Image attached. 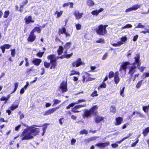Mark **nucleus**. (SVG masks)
Segmentation results:
<instances>
[{
  "instance_id": "f257e3e1",
  "label": "nucleus",
  "mask_w": 149,
  "mask_h": 149,
  "mask_svg": "<svg viewBox=\"0 0 149 149\" xmlns=\"http://www.w3.org/2000/svg\"><path fill=\"white\" fill-rule=\"evenodd\" d=\"M39 132L38 129L35 128L34 125L28 127L25 129L23 131L21 135V140L23 141L32 139L34 136L38 134Z\"/></svg>"
},
{
  "instance_id": "f03ea898",
  "label": "nucleus",
  "mask_w": 149,
  "mask_h": 149,
  "mask_svg": "<svg viewBox=\"0 0 149 149\" xmlns=\"http://www.w3.org/2000/svg\"><path fill=\"white\" fill-rule=\"evenodd\" d=\"M134 58L135 62L133 63V65L132 66H130L129 68V71L128 73L131 76L135 71L136 70V67L138 66L140 64L139 62L140 55L139 54H136Z\"/></svg>"
},
{
  "instance_id": "7ed1b4c3",
  "label": "nucleus",
  "mask_w": 149,
  "mask_h": 149,
  "mask_svg": "<svg viewBox=\"0 0 149 149\" xmlns=\"http://www.w3.org/2000/svg\"><path fill=\"white\" fill-rule=\"evenodd\" d=\"M128 62H125L123 63L120 66L119 71L120 72L121 77H124L126 73V69L127 66L129 65Z\"/></svg>"
},
{
  "instance_id": "20e7f679",
  "label": "nucleus",
  "mask_w": 149,
  "mask_h": 149,
  "mask_svg": "<svg viewBox=\"0 0 149 149\" xmlns=\"http://www.w3.org/2000/svg\"><path fill=\"white\" fill-rule=\"evenodd\" d=\"M97 33L99 35L103 36L107 33V31L102 25H100L95 29Z\"/></svg>"
},
{
  "instance_id": "39448f33",
  "label": "nucleus",
  "mask_w": 149,
  "mask_h": 149,
  "mask_svg": "<svg viewBox=\"0 0 149 149\" xmlns=\"http://www.w3.org/2000/svg\"><path fill=\"white\" fill-rule=\"evenodd\" d=\"M67 82L63 81L61 84L58 89L62 93L68 91Z\"/></svg>"
},
{
  "instance_id": "423d86ee",
  "label": "nucleus",
  "mask_w": 149,
  "mask_h": 149,
  "mask_svg": "<svg viewBox=\"0 0 149 149\" xmlns=\"http://www.w3.org/2000/svg\"><path fill=\"white\" fill-rule=\"evenodd\" d=\"M84 63L81 61V58H78L72 63V65L73 67H77L81 65H84Z\"/></svg>"
},
{
  "instance_id": "0eeeda50",
  "label": "nucleus",
  "mask_w": 149,
  "mask_h": 149,
  "mask_svg": "<svg viewBox=\"0 0 149 149\" xmlns=\"http://www.w3.org/2000/svg\"><path fill=\"white\" fill-rule=\"evenodd\" d=\"M141 5L136 4L133 6L132 7L126 9L125 12V13H127L129 12H130L133 10H136L138 8H140Z\"/></svg>"
},
{
  "instance_id": "6e6552de",
  "label": "nucleus",
  "mask_w": 149,
  "mask_h": 149,
  "mask_svg": "<svg viewBox=\"0 0 149 149\" xmlns=\"http://www.w3.org/2000/svg\"><path fill=\"white\" fill-rule=\"evenodd\" d=\"M109 145V142H107L104 143H100L97 144L95 145V146L99 147L100 149H103L108 146Z\"/></svg>"
},
{
  "instance_id": "1a4fd4ad",
  "label": "nucleus",
  "mask_w": 149,
  "mask_h": 149,
  "mask_svg": "<svg viewBox=\"0 0 149 149\" xmlns=\"http://www.w3.org/2000/svg\"><path fill=\"white\" fill-rule=\"evenodd\" d=\"M48 59L50 60V63H52V62H56L57 58V57H56L55 55L54 54H52L49 56L47 57Z\"/></svg>"
},
{
  "instance_id": "9d476101",
  "label": "nucleus",
  "mask_w": 149,
  "mask_h": 149,
  "mask_svg": "<svg viewBox=\"0 0 149 149\" xmlns=\"http://www.w3.org/2000/svg\"><path fill=\"white\" fill-rule=\"evenodd\" d=\"M36 37V36L34 34L33 32H31L28 38V40L29 41L33 42L35 40Z\"/></svg>"
},
{
  "instance_id": "9b49d317",
  "label": "nucleus",
  "mask_w": 149,
  "mask_h": 149,
  "mask_svg": "<svg viewBox=\"0 0 149 149\" xmlns=\"http://www.w3.org/2000/svg\"><path fill=\"white\" fill-rule=\"evenodd\" d=\"M24 20L26 24H29L30 23H34V21L32 19V17L31 16H26Z\"/></svg>"
},
{
  "instance_id": "f8f14e48",
  "label": "nucleus",
  "mask_w": 149,
  "mask_h": 149,
  "mask_svg": "<svg viewBox=\"0 0 149 149\" xmlns=\"http://www.w3.org/2000/svg\"><path fill=\"white\" fill-rule=\"evenodd\" d=\"M120 78L119 77V73L118 71L116 72L114 75V81L115 84H117L120 81Z\"/></svg>"
},
{
  "instance_id": "ddd939ff",
  "label": "nucleus",
  "mask_w": 149,
  "mask_h": 149,
  "mask_svg": "<svg viewBox=\"0 0 149 149\" xmlns=\"http://www.w3.org/2000/svg\"><path fill=\"white\" fill-rule=\"evenodd\" d=\"M123 120V118L121 117H118L116 118L115 122V125L117 126L120 125Z\"/></svg>"
},
{
  "instance_id": "4468645a",
  "label": "nucleus",
  "mask_w": 149,
  "mask_h": 149,
  "mask_svg": "<svg viewBox=\"0 0 149 149\" xmlns=\"http://www.w3.org/2000/svg\"><path fill=\"white\" fill-rule=\"evenodd\" d=\"M83 13H80L78 11H75L74 13V15L77 19H79L82 17Z\"/></svg>"
},
{
  "instance_id": "2eb2a0df",
  "label": "nucleus",
  "mask_w": 149,
  "mask_h": 149,
  "mask_svg": "<svg viewBox=\"0 0 149 149\" xmlns=\"http://www.w3.org/2000/svg\"><path fill=\"white\" fill-rule=\"evenodd\" d=\"M92 114L90 111L89 110H86L85 111L84 113L83 114L84 118L85 117L88 118Z\"/></svg>"
},
{
  "instance_id": "dca6fc26",
  "label": "nucleus",
  "mask_w": 149,
  "mask_h": 149,
  "mask_svg": "<svg viewBox=\"0 0 149 149\" xmlns=\"http://www.w3.org/2000/svg\"><path fill=\"white\" fill-rule=\"evenodd\" d=\"M41 62V60L38 58H35L32 61L33 63L35 65L37 66L39 65Z\"/></svg>"
},
{
  "instance_id": "f3484780",
  "label": "nucleus",
  "mask_w": 149,
  "mask_h": 149,
  "mask_svg": "<svg viewBox=\"0 0 149 149\" xmlns=\"http://www.w3.org/2000/svg\"><path fill=\"white\" fill-rule=\"evenodd\" d=\"M98 109V107L97 105H95L90 110L91 113L96 114L97 112V110Z\"/></svg>"
},
{
  "instance_id": "a211bd4d",
  "label": "nucleus",
  "mask_w": 149,
  "mask_h": 149,
  "mask_svg": "<svg viewBox=\"0 0 149 149\" xmlns=\"http://www.w3.org/2000/svg\"><path fill=\"white\" fill-rule=\"evenodd\" d=\"M71 45V42H68L66 43L64 46V49H65L64 51V53L66 54L67 53V49H69Z\"/></svg>"
},
{
  "instance_id": "6ab92c4d",
  "label": "nucleus",
  "mask_w": 149,
  "mask_h": 149,
  "mask_svg": "<svg viewBox=\"0 0 149 149\" xmlns=\"http://www.w3.org/2000/svg\"><path fill=\"white\" fill-rule=\"evenodd\" d=\"M103 119L104 118L103 117L98 116L95 118V120L96 123H98L103 120Z\"/></svg>"
},
{
  "instance_id": "aec40b11",
  "label": "nucleus",
  "mask_w": 149,
  "mask_h": 149,
  "mask_svg": "<svg viewBox=\"0 0 149 149\" xmlns=\"http://www.w3.org/2000/svg\"><path fill=\"white\" fill-rule=\"evenodd\" d=\"M66 31V29L64 27H62V28L59 29L58 31V35H60L61 34H64Z\"/></svg>"
},
{
  "instance_id": "412c9836",
  "label": "nucleus",
  "mask_w": 149,
  "mask_h": 149,
  "mask_svg": "<svg viewBox=\"0 0 149 149\" xmlns=\"http://www.w3.org/2000/svg\"><path fill=\"white\" fill-rule=\"evenodd\" d=\"M79 74L80 73L79 72L75 70H73L70 71L69 75L70 76H72L75 74H78L79 75Z\"/></svg>"
},
{
  "instance_id": "4be33fe9",
  "label": "nucleus",
  "mask_w": 149,
  "mask_h": 149,
  "mask_svg": "<svg viewBox=\"0 0 149 149\" xmlns=\"http://www.w3.org/2000/svg\"><path fill=\"white\" fill-rule=\"evenodd\" d=\"M63 48L62 46H60L59 49L57 50L58 53V55H60L63 53Z\"/></svg>"
},
{
  "instance_id": "5701e85b",
  "label": "nucleus",
  "mask_w": 149,
  "mask_h": 149,
  "mask_svg": "<svg viewBox=\"0 0 149 149\" xmlns=\"http://www.w3.org/2000/svg\"><path fill=\"white\" fill-rule=\"evenodd\" d=\"M149 132V127H147L145 129V130H143L142 133L143 134L144 136H146L147 135L148 133Z\"/></svg>"
},
{
  "instance_id": "b1692460",
  "label": "nucleus",
  "mask_w": 149,
  "mask_h": 149,
  "mask_svg": "<svg viewBox=\"0 0 149 149\" xmlns=\"http://www.w3.org/2000/svg\"><path fill=\"white\" fill-rule=\"evenodd\" d=\"M87 4L88 6H93L95 3L92 0H88L87 1Z\"/></svg>"
},
{
  "instance_id": "393cba45",
  "label": "nucleus",
  "mask_w": 149,
  "mask_h": 149,
  "mask_svg": "<svg viewBox=\"0 0 149 149\" xmlns=\"http://www.w3.org/2000/svg\"><path fill=\"white\" fill-rule=\"evenodd\" d=\"M90 75V74L87 73H86L85 75H83L82 76V78H83V80L82 81H83L84 82L86 80V79H88L87 77H88Z\"/></svg>"
},
{
  "instance_id": "a878e982",
  "label": "nucleus",
  "mask_w": 149,
  "mask_h": 149,
  "mask_svg": "<svg viewBox=\"0 0 149 149\" xmlns=\"http://www.w3.org/2000/svg\"><path fill=\"white\" fill-rule=\"evenodd\" d=\"M131 134H130L128 135V136H126V137H124L123 139H122L120 141H117L116 142L117 143L120 144L124 140H125V139H127L128 138H129L130 137V136H131Z\"/></svg>"
},
{
  "instance_id": "bb28decb",
  "label": "nucleus",
  "mask_w": 149,
  "mask_h": 149,
  "mask_svg": "<svg viewBox=\"0 0 149 149\" xmlns=\"http://www.w3.org/2000/svg\"><path fill=\"white\" fill-rule=\"evenodd\" d=\"M41 29L39 27H36L33 29L31 32H33V33H34L35 31H37L38 33H40L41 31Z\"/></svg>"
},
{
  "instance_id": "cd10ccee",
  "label": "nucleus",
  "mask_w": 149,
  "mask_h": 149,
  "mask_svg": "<svg viewBox=\"0 0 149 149\" xmlns=\"http://www.w3.org/2000/svg\"><path fill=\"white\" fill-rule=\"evenodd\" d=\"M63 12L61 10L60 12L57 11L55 13V14H57V16L56 17L57 18H59L61 15L63 13Z\"/></svg>"
},
{
  "instance_id": "c85d7f7f",
  "label": "nucleus",
  "mask_w": 149,
  "mask_h": 149,
  "mask_svg": "<svg viewBox=\"0 0 149 149\" xmlns=\"http://www.w3.org/2000/svg\"><path fill=\"white\" fill-rule=\"evenodd\" d=\"M123 44V42H119L117 43H113L112 44V45L115 47L119 46Z\"/></svg>"
},
{
  "instance_id": "c756f323",
  "label": "nucleus",
  "mask_w": 149,
  "mask_h": 149,
  "mask_svg": "<svg viewBox=\"0 0 149 149\" xmlns=\"http://www.w3.org/2000/svg\"><path fill=\"white\" fill-rule=\"evenodd\" d=\"M18 106V104H13L12 106L10 107V109L11 110H13L17 108Z\"/></svg>"
},
{
  "instance_id": "7c9ffc66",
  "label": "nucleus",
  "mask_w": 149,
  "mask_h": 149,
  "mask_svg": "<svg viewBox=\"0 0 149 149\" xmlns=\"http://www.w3.org/2000/svg\"><path fill=\"white\" fill-rule=\"evenodd\" d=\"M110 110L111 112L115 113L116 112V108L115 106H112L110 107Z\"/></svg>"
},
{
  "instance_id": "2f4dec72",
  "label": "nucleus",
  "mask_w": 149,
  "mask_h": 149,
  "mask_svg": "<svg viewBox=\"0 0 149 149\" xmlns=\"http://www.w3.org/2000/svg\"><path fill=\"white\" fill-rule=\"evenodd\" d=\"M143 80L139 81L137 83L136 86V88H139L140 86L142 85Z\"/></svg>"
},
{
  "instance_id": "473e14b6",
  "label": "nucleus",
  "mask_w": 149,
  "mask_h": 149,
  "mask_svg": "<svg viewBox=\"0 0 149 149\" xmlns=\"http://www.w3.org/2000/svg\"><path fill=\"white\" fill-rule=\"evenodd\" d=\"M10 12L9 10H7L5 11L3 15V17L5 18H7L9 15Z\"/></svg>"
},
{
  "instance_id": "72a5a7b5",
  "label": "nucleus",
  "mask_w": 149,
  "mask_h": 149,
  "mask_svg": "<svg viewBox=\"0 0 149 149\" xmlns=\"http://www.w3.org/2000/svg\"><path fill=\"white\" fill-rule=\"evenodd\" d=\"M19 84V83L18 82H16L15 83L14 85H15V88L14 89V90L11 93H13L15 92L16 90L17 89V87L18 86Z\"/></svg>"
},
{
  "instance_id": "f704fd0d",
  "label": "nucleus",
  "mask_w": 149,
  "mask_h": 149,
  "mask_svg": "<svg viewBox=\"0 0 149 149\" xmlns=\"http://www.w3.org/2000/svg\"><path fill=\"white\" fill-rule=\"evenodd\" d=\"M132 27V26L130 24H127L126 25L124 26L123 27L121 28V29H124L128 28H131Z\"/></svg>"
},
{
  "instance_id": "c9c22d12",
  "label": "nucleus",
  "mask_w": 149,
  "mask_h": 149,
  "mask_svg": "<svg viewBox=\"0 0 149 149\" xmlns=\"http://www.w3.org/2000/svg\"><path fill=\"white\" fill-rule=\"evenodd\" d=\"M96 42L97 43H103L104 42V40L102 38H100L96 40Z\"/></svg>"
},
{
  "instance_id": "e433bc0d",
  "label": "nucleus",
  "mask_w": 149,
  "mask_h": 149,
  "mask_svg": "<svg viewBox=\"0 0 149 149\" xmlns=\"http://www.w3.org/2000/svg\"><path fill=\"white\" fill-rule=\"evenodd\" d=\"M141 77L143 79H145L147 77H149V73H145L143 74Z\"/></svg>"
},
{
  "instance_id": "4c0bfd02",
  "label": "nucleus",
  "mask_w": 149,
  "mask_h": 149,
  "mask_svg": "<svg viewBox=\"0 0 149 149\" xmlns=\"http://www.w3.org/2000/svg\"><path fill=\"white\" fill-rule=\"evenodd\" d=\"M11 45H9L8 44H5L4 45L2 46L5 49H8L11 47Z\"/></svg>"
},
{
  "instance_id": "58836bf2",
  "label": "nucleus",
  "mask_w": 149,
  "mask_h": 149,
  "mask_svg": "<svg viewBox=\"0 0 149 149\" xmlns=\"http://www.w3.org/2000/svg\"><path fill=\"white\" fill-rule=\"evenodd\" d=\"M91 13L94 15L97 16L98 14V10H97L92 11Z\"/></svg>"
},
{
  "instance_id": "ea45409f",
  "label": "nucleus",
  "mask_w": 149,
  "mask_h": 149,
  "mask_svg": "<svg viewBox=\"0 0 149 149\" xmlns=\"http://www.w3.org/2000/svg\"><path fill=\"white\" fill-rule=\"evenodd\" d=\"M86 102V100L84 99H80L78 101L75 102V104H78L79 103L82 102Z\"/></svg>"
},
{
  "instance_id": "a19ab883",
  "label": "nucleus",
  "mask_w": 149,
  "mask_h": 149,
  "mask_svg": "<svg viewBox=\"0 0 149 149\" xmlns=\"http://www.w3.org/2000/svg\"><path fill=\"white\" fill-rule=\"evenodd\" d=\"M44 53V52H39L38 53H37L36 55L39 57H41L43 55Z\"/></svg>"
},
{
  "instance_id": "79ce46f5",
  "label": "nucleus",
  "mask_w": 149,
  "mask_h": 149,
  "mask_svg": "<svg viewBox=\"0 0 149 149\" xmlns=\"http://www.w3.org/2000/svg\"><path fill=\"white\" fill-rule=\"evenodd\" d=\"M139 141V139H136V140L135 142L133 143L131 145L132 147H135L136 144L138 143Z\"/></svg>"
},
{
  "instance_id": "37998d69",
  "label": "nucleus",
  "mask_w": 149,
  "mask_h": 149,
  "mask_svg": "<svg viewBox=\"0 0 149 149\" xmlns=\"http://www.w3.org/2000/svg\"><path fill=\"white\" fill-rule=\"evenodd\" d=\"M80 133L81 134H87L88 133V132L86 130H84L81 131L80 132Z\"/></svg>"
},
{
  "instance_id": "c03bdc74",
  "label": "nucleus",
  "mask_w": 149,
  "mask_h": 149,
  "mask_svg": "<svg viewBox=\"0 0 149 149\" xmlns=\"http://www.w3.org/2000/svg\"><path fill=\"white\" fill-rule=\"evenodd\" d=\"M11 55L13 57H14L15 53V49H11Z\"/></svg>"
},
{
  "instance_id": "a18cd8bd",
  "label": "nucleus",
  "mask_w": 149,
  "mask_h": 149,
  "mask_svg": "<svg viewBox=\"0 0 149 149\" xmlns=\"http://www.w3.org/2000/svg\"><path fill=\"white\" fill-rule=\"evenodd\" d=\"M106 84L104 82H103L102 84L100 86V87L101 88H105L106 87Z\"/></svg>"
},
{
  "instance_id": "49530a36",
  "label": "nucleus",
  "mask_w": 149,
  "mask_h": 149,
  "mask_svg": "<svg viewBox=\"0 0 149 149\" xmlns=\"http://www.w3.org/2000/svg\"><path fill=\"white\" fill-rule=\"evenodd\" d=\"M148 109L149 108L147 106L143 107V109L145 112H147Z\"/></svg>"
},
{
  "instance_id": "de8ad7c7",
  "label": "nucleus",
  "mask_w": 149,
  "mask_h": 149,
  "mask_svg": "<svg viewBox=\"0 0 149 149\" xmlns=\"http://www.w3.org/2000/svg\"><path fill=\"white\" fill-rule=\"evenodd\" d=\"M114 75V74L113 72L111 71L109 73V78L111 79L113 77Z\"/></svg>"
},
{
  "instance_id": "09e8293b",
  "label": "nucleus",
  "mask_w": 149,
  "mask_h": 149,
  "mask_svg": "<svg viewBox=\"0 0 149 149\" xmlns=\"http://www.w3.org/2000/svg\"><path fill=\"white\" fill-rule=\"evenodd\" d=\"M127 40V38L126 37H122L121 38V42H123V44L124 42H125Z\"/></svg>"
},
{
  "instance_id": "8fccbe9b",
  "label": "nucleus",
  "mask_w": 149,
  "mask_h": 149,
  "mask_svg": "<svg viewBox=\"0 0 149 149\" xmlns=\"http://www.w3.org/2000/svg\"><path fill=\"white\" fill-rule=\"evenodd\" d=\"M108 56V52H107L105 53L104 55H103V56L102 57V59L103 60H104L107 58Z\"/></svg>"
},
{
  "instance_id": "3c124183",
  "label": "nucleus",
  "mask_w": 149,
  "mask_h": 149,
  "mask_svg": "<svg viewBox=\"0 0 149 149\" xmlns=\"http://www.w3.org/2000/svg\"><path fill=\"white\" fill-rule=\"evenodd\" d=\"M75 26H76V29L77 30H79L81 29V25L79 24H76L75 25Z\"/></svg>"
},
{
  "instance_id": "603ef678",
  "label": "nucleus",
  "mask_w": 149,
  "mask_h": 149,
  "mask_svg": "<svg viewBox=\"0 0 149 149\" xmlns=\"http://www.w3.org/2000/svg\"><path fill=\"white\" fill-rule=\"evenodd\" d=\"M125 87L123 88V89L120 90V95L123 97H124V95L123 94Z\"/></svg>"
},
{
  "instance_id": "864d4df0",
  "label": "nucleus",
  "mask_w": 149,
  "mask_h": 149,
  "mask_svg": "<svg viewBox=\"0 0 149 149\" xmlns=\"http://www.w3.org/2000/svg\"><path fill=\"white\" fill-rule=\"evenodd\" d=\"M44 66L46 68H48L50 65V64L46 62H45L44 63Z\"/></svg>"
},
{
  "instance_id": "5fc2aeb1",
  "label": "nucleus",
  "mask_w": 149,
  "mask_h": 149,
  "mask_svg": "<svg viewBox=\"0 0 149 149\" xmlns=\"http://www.w3.org/2000/svg\"><path fill=\"white\" fill-rule=\"evenodd\" d=\"M91 96L93 97L96 96L98 95L97 91H95L91 94Z\"/></svg>"
},
{
  "instance_id": "6e6d98bb",
  "label": "nucleus",
  "mask_w": 149,
  "mask_h": 149,
  "mask_svg": "<svg viewBox=\"0 0 149 149\" xmlns=\"http://www.w3.org/2000/svg\"><path fill=\"white\" fill-rule=\"evenodd\" d=\"M144 26L142 25L140 23H139L137 26L136 27L137 28H143Z\"/></svg>"
},
{
  "instance_id": "4d7b16f0",
  "label": "nucleus",
  "mask_w": 149,
  "mask_h": 149,
  "mask_svg": "<svg viewBox=\"0 0 149 149\" xmlns=\"http://www.w3.org/2000/svg\"><path fill=\"white\" fill-rule=\"evenodd\" d=\"M73 55V53H72L70 54H65V57L67 58H70L71 56H72Z\"/></svg>"
},
{
  "instance_id": "13d9d810",
  "label": "nucleus",
  "mask_w": 149,
  "mask_h": 149,
  "mask_svg": "<svg viewBox=\"0 0 149 149\" xmlns=\"http://www.w3.org/2000/svg\"><path fill=\"white\" fill-rule=\"evenodd\" d=\"M54 104H57L61 102V101L58 100L54 99Z\"/></svg>"
},
{
  "instance_id": "bf43d9fd",
  "label": "nucleus",
  "mask_w": 149,
  "mask_h": 149,
  "mask_svg": "<svg viewBox=\"0 0 149 149\" xmlns=\"http://www.w3.org/2000/svg\"><path fill=\"white\" fill-rule=\"evenodd\" d=\"M50 113H49V110L46 111L45 112V113L43 114V115L44 116H47L48 115H50Z\"/></svg>"
},
{
  "instance_id": "052dcab7",
  "label": "nucleus",
  "mask_w": 149,
  "mask_h": 149,
  "mask_svg": "<svg viewBox=\"0 0 149 149\" xmlns=\"http://www.w3.org/2000/svg\"><path fill=\"white\" fill-rule=\"evenodd\" d=\"M0 100L1 101H6L5 102V103H6L7 102V100L6 99V97H5V96H3L2 97L1 99Z\"/></svg>"
},
{
  "instance_id": "680f3d73",
  "label": "nucleus",
  "mask_w": 149,
  "mask_h": 149,
  "mask_svg": "<svg viewBox=\"0 0 149 149\" xmlns=\"http://www.w3.org/2000/svg\"><path fill=\"white\" fill-rule=\"evenodd\" d=\"M49 113L50 114L54 113L55 111V109H54V108L52 109H51L49 110Z\"/></svg>"
},
{
  "instance_id": "e2e57ef3",
  "label": "nucleus",
  "mask_w": 149,
  "mask_h": 149,
  "mask_svg": "<svg viewBox=\"0 0 149 149\" xmlns=\"http://www.w3.org/2000/svg\"><path fill=\"white\" fill-rule=\"evenodd\" d=\"M118 145L117 143H113L111 144L112 147L113 148H116L118 147Z\"/></svg>"
},
{
  "instance_id": "0e129e2a",
  "label": "nucleus",
  "mask_w": 149,
  "mask_h": 149,
  "mask_svg": "<svg viewBox=\"0 0 149 149\" xmlns=\"http://www.w3.org/2000/svg\"><path fill=\"white\" fill-rule=\"evenodd\" d=\"M52 64V66L54 68H55L56 66V62H52V63H51Z\"/></svg>"
},
{
  "instance_id": "69168bd1",
  "label": "nucleus",
  "mask_w": 149,
  "mask_h": 149,
  "mask_svg": "<svg viewBox=\"0 0 149 149\" xmlns=\"http://www.w3.org/2000/svg\"><path fill=\"white\" fill-rule=\"evenodd\" d=\"M72 111L74 113L79 112L80 111H79L77 110V109L76 108H75L74 107L72 109Z\"/></svg>"
},
{
  "instance_id": "338daca9",
  "label": "nucleus",
  "mask_w": 149,
  "mask_h": 149,
  "mask_svg": "<svg viewBox=\"0 0 149 149\" xmlns=\"http://www.w3.org/2000/svg\"><path fill=\"white\" fill-rule=\"evenodd\" d=\"M76 140L75 139H72L71 141V145H73L76 142Z\"/></svg>"
},
{
  "instance_id": "774afa93",
  "label": "nucleus",
  "mask_w": 149,
  "mask_h": 149,
  "mask_svg": "<svg viewBox=\"0 0 149 149\" xmlns=\"http://www.w3.org/2000/svg\"><path fill=\"white\" fill-rule=\"evenodd\" d=\"M145 67H141L139 66L138 68V69H139V70H140L142 72L144 70V69H145Z\"/></svg>"
}]
</instances>
